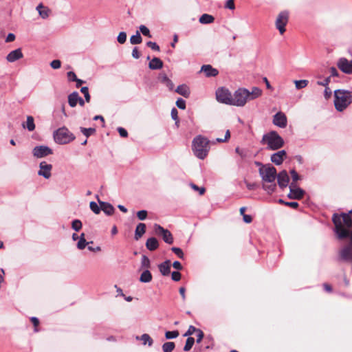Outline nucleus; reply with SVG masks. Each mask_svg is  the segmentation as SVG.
<instances>
[{"label":"nucleus","instance_id":"f257e3e1","mask_svg":"<svg viewBox=\"0 0 352 352\" xmlns=\"http://www.w3.org/2000/svg\"><path fill=\"white\" fill-rule=\"evenodd\" d=\"M332 221L335 226V233L338 239H344L350 238V243H352V219L347 213H342L340 215L334 214Z\"/></svg>","mask_w":352,"mask_h":352},{"label":"nucleus","instance_id":"f03ea898","mask_svg":"<svg viewBox=\"0 0 352 352\" xmlns=\"http://www.w3.org/2000/svg\"><path fill=\"white\" fill-rule=\"evenodd\" d=\"M192 147L195 155L200 160H204L210 150L209 140L201 135H198L194 138Z\"/></svg>","mask_w":352,"mask_h":352},{"label":"nucleus","instance_id":"7ed1b4c3","mask_svg":"<svg viewBox=\"0 0 352 352\" xmlns=\"http://www.w3.org/2000/svg\"><path fill=\"white\" fill-rule=\"evenodd\" d=\"M334 105L338 111L344 110L352 103V92L344 89H338L334 91Z\"/></svg>","mask_w":352,"mask_h":352},{"label":"nucleus","instance_id":"20e7f679","mask_svg":"<svg viewBox=\"0 0 352 352\" xmlns=\"http://www.w3.org/2000/svg\"><path fill=\"white\" fill-rule=\"evenodd\" d=\"M262 142L266 144L270 150H277L284 145L283 139L275 131L265 134L263 136Z\"/></svg>","mask_w":352,"mask_h":352},{"label":"nucleus","instance_id":"39448f33","mask_svg":"<svg viewBox=\"0 0 352 352\" xmlns=\"http://www.w3.org/2000/svg\"><path fill=\"white\" fill-rule=\"evenodd\" d=\"M75 138V135L65 126L59 128L54 132V141L59 144H68Z\"/></svg>","mask_w":352,"mask_h":352},{"label":"nucleus","instance_id":"423d86ee","mask_svg":"<svg viewBox=\"0 0 352 352\" xmlns=\"http://www.w3.org/2000/svg\"><path fill=\"white\" fill-rule=\"evenodd\" d=\"M249 90L240 88L235 91L232 95L231 105L243 107L248 100Z\"/></svg>","mask_w":352,"mask_h":352},{"label":"nucleus","instance_id":"0eeeda50","mask_svg":"<svg viewBox=\"0 0 352 352\" xmlns=\"http://www.w3.org/2000/svg\"><path fill=\"white\" fill-rule=\"evenodd\" d=\"M259 174L265 182H274L276 178V169L271 164H266L259 168Z\"/></svg>","mask_w":352,"mask_h":352},{"label":"nucleus","instance_id":"6e6552de","mask_svg":"<svg viewBox=\"0 0 352 352\" xmlns=\"http://www.w3.org/2000/svg\"><path fill=\"white\" fill-rule=\"evenodd\" d=\"M154 231L155 234L161 236L165 243L168 244L173 243V236L168 230L165 229L160 225L155 223L154 225Z\"/></svg>","mask_w":352,"mask_h":352},{"label":"nucleus","instance_id":"1a4fd4ad","mask_svg":"<svg viewBox=\"0 0 352 352\" xmlns=\"http://www.w3.org/2000/svg\"><path fill=\"white\" fill-rule=\"evenodd\" d=\"M216 97L219 102L231 105L232 95L228 89L224 87L219 88L216 91Z\"/></svg>","mask_w":352,"mask_h":352},{"label":"nucleus","instance_id":"9d476101","mask_svg":"<svg viewBox=\"0 0 352 352\" xmlns=\"http://www.w3.org/2000/svg\"><path fill=\"white\" fill-rule=\"evenodd\" d=\"M289 13L287 11H283L279 13L276 20V27L278 30L280 34H283L285 32V25L288 22Z\"/></svg>","mask_w":352,"mask_h":352},{"label":"nucleus","instance_id":"9b49d317","mask_svg":"<svg viewBox=\"0 0 352 352\" xmlns=\"http://www.w3.org/2000/svg\"><path fill=\"white\" fill-rule=\"evenodd\" d=\"M340 261L351 262L352 263V243H349L348 245L343 247L339 252Z\"/></svg>","mask_w":352,"mask_h":352},{"label":"nucleus","instance_id":"f8f14e48","mask_svg":"<svg viewBox=\"0 0 352 352\" xmlns=\"http://www.w3.org/2000/svg\"><path fill=\"white\" fill-rule=\"evenodd\" d=\"M289 193L287 197L294 199H300L303 197L305 191L300 188L297 187L296 184L291 183L289 185Z\"/></svg>","mask_w":352,"mask_h":352},{"label":"nucleus","instance_id":"ddd939ff","mask_svg":"<svg viewBox=\"0 0 352 352\" xmlns=\"http://www.w3.org/2000/svg\"><path fill=\"white\" fill-rule=\"evenodd\" d=\"M338 67L344 73L352 74V60L346 58H340L337 63Z\"/></svg>","mask_w":352,"mask_h":352},{"label":"nucleus","instance_id":"4468645a","mask_svg":"<svg viewBox=\"0 0 352 352\" xmlns=\"http://www.w3.org/2000/svg\"><path fill=\"white\" fill-rule=\"evenodd\" d=\"M32 153L34 157L41 158L52 154V150L47 146H37L33 148Z\"/></svg>","mask_w":352,"mask_h":352},{"label":"nucleus","instance_id":"2eb2a0df","mask_svg":"<svg viewBox=\"0 0 352 352\" xmlns=\"http://www.w3.org/2000/svg\"><path fill=\"white\" fill-rule=\"evenodd\" d=\"M272 122L274 125L284 129L287 125V119L284 113L279 111L273 116Z\"/></svg>","mask_w":352,"mask_h":352},{"label":"nucleus","instance_id":"dca6fc26","mask_svg":"<svg viewBox=\"0 0 352 352\" xmlns=\"http://www.w3.org/2000/svg\"><path fill=\"white\" fill-rule=\"evenodd\" d=\"M40 170L38 172V175L43 176L45 179H49L51 177V171L52 165L47 164L46 162H41L39 164Z\"/></svg>","mask_w":352,"mask_h":352},{"label":"nucleus","instance_id":"f3484780","mask_svg":"<svg viewBox=\"0 0 352 352\" xmlns=\"http://www.w3.org/2000/svg\"><path fill=\"white\" fill-rule=\"evenodd\" d=\"M278 186L281 188H286L289 182V177L286 170L280 171L278 175L276 174Z\"/></svg>","mask_w":352,"mask_h":352},{"label":"nucleus","instance_id":"a211bd4d","mask_svg":"<svg viewBox=\"0 0 352 352\" xmlns=\"http://www.w3.org/2000/svg\"><path fill=\"white\" fill-rule=\"evenodd\" d=\"M287 153L285 151H279L271 155V161L276 165H280L286 158Z\"/></svg>","mask_w":352,"mask_h":352},{"label":"nucleus","instance_id":"6ab92c4d","mask_svg":"<svg viewBox=\"0 0 352 352\" xmlns=\"http://www.w3.org/2000/svg\"><path fill=\"white\" fill-rule=\"evenodd\" d=\"M23 57L21 49L18 48L11 51L6 56V60L9 63H14Z\"/></svg>","mask_w":352,"mask_h":352},{"label":"nucleus","instance_id":"aec40b11","mask_svg":"<svg viewBox=\"0 0 352 352\" xmlns=\"http://www.w3.org/2000/svg\"><path fill=\"white\" fill-rule=\"evenodd\" d=\"M201 72H203L206 77H214L218 75L219 72L210 65H204L201 67Z\"/></svg>","mask_w":352,"mask_h":352},{"label":"nucleus","instance_id":"412c9836","mask_svg":"<svg viewBox=\"0 0 352 352\" xmlns=\"http://www.w3.org/2000/svg\"><path fill=\"white\" fill-rule=\"evenodd\" d=\"M36 10L38 11L40 16L44 19H47L51 13V10L43 6L41 3L37 6Z\"/></svg>","mask_w":352,"mask_h":352},{"label":"nucleus","instance_id":"4be33fe9","mask_svg":"<svg viewBox=\"0 0 352 352\" xmlns=\"http://www.w3.org/2000/svg\"><path fill=\"white\" fill-rule=\"evenodd\" d=\"M160 273L163 276H168L170 273V261L167 260L158 265Z\"/></svg>","mask_w":352,"mask_h":352},{"label":"nucleus","instance_id":"5701e85b","mask_svg":"<svg viewBox=\"0 0 352 352\" xmlns=\"http://www.w3.org/2000/svg\"><path fill=\"white\" fill-rule=\"evenodd\" d=\"M101 210L107 215H111L113 214L115 209L113 206L107 202L98 201Z\"/></svg>","mask_w":352,"mask_h":352},{"label":"nucleus","instance_id":"b1692460","mask_svg":"<svg viewBox=\"0 0 352 352\" xmlns=\"http://www.w3.org/2000/svg\"><path fill=\"white\" fill-rule=\"evenodd\" d=\"M146 247L150 251H154L159 247V242L155 237L148 238L146 242Z\"/></svg>","mask_w":352,"mask_h":352},{"label":"nucleus","instance_id":"393cba45","mask_svg":"<svg viewBox=\"0 0 352 352\" xmlns=\"http://www.w3.org/2000/svg\"><path fill=\"white\" fill-rule=\"evenodd\" d=\"M146 232V225L143 223L138 224L135 231V239L138 240L141 238Z\"/></svg>","mask_w":352,"mask_h":352},{"label":"nucleus","instance_id":"a878e982","mask_svg":"<svg viewBox=\"0 0 352 352\" xmlns=\"http://www.w3.org/2000/svg\"><path fill=\"white\" fill-rule=\"evenodd\" d=\"M175 91L185 98H188L190 94L189 87L186 85H179Z\"/></svg>","mask_w":352,"mask_h":352},{"label":"nucleus","instance_id":"bb28decb","mask_svg":"<svg viewBox=\"0 0 352 352\" xmlns=\"http://www.w3.org/2000/svg\"><path fill=\"white\" fill-rule=\"evenodd\" d=\"M151 69H160L163 67V62L157 57L153 58L148 64Z\"/></svg>","mask_w":352,"mask_h":352},{"label":"nucleus","instance_id":"cd10ccee","mask_svg":"<svg viewBox=\"0 0 352 352\" xmlns=\"http://www.w3.org/2000/svg\"><path fill=\"white\" fill-rule=\"evenodd\" d=\"M78 100L79 95L76 91H74L68 96V102L71 107H76Z\"/></svg>","mask_w":352,"mask_h":352},{"label":"nucleus","instance_id":"c85d7f7f","mask_svg":"<svg viewBox=\"0 0 352 352\" xmlns=\"http://www.w3.org/2000/svg\"><path fill=\"white\" fill-rule=\"evenodd\" d=\"M262 94V90L256 87H254L252 89V91H249V96H248V100H254L259 96H261Z\"/></svg>","mask_w":352,"mask_h":352},{"label":"nucleus","instance_id":"c756f323","mask_svg":"<svg viewBox=\"0 0 352 352\" xmlns=\"http://www.w3.org/2000/svg\"><path fill=\"white\" fill-rule=\"evenodd\" d=\"M152 280V274L149 270H144L140 275V281L142 283H149Z\"/></svg>","mask_w":352,"mask_h":352},{"label":"nucleus","instance_id":"7c9ffc66","mask_svg":"<svg viewBox=\"0 0 352 352\" xmlns=\"http://www.w3.org/2000/svg\"><path fill=\"white\" fill-rule=\"evenodd\" d=\"M23 128H27L29 131H33L35 129L34 118L31 116L27 117L26 125L23 124Z\"/></svg>","mask_w":352,"mask_h":352},{"label":"nucleus","instance_id":"2f4dec72","mask_svg":"<svg viewBox=\"0 0 352 352\" xmlns=\"http://www.w3.org/2000/svg\"><path fill=\"white\" fill-rule=\"evenodd\" d=\"M214 21V18L212 15L208 14H202L199 19V23L202 24H209L212 23Z\"/></svg>","mask_w":352,"mask_h":352},{"label":"nucleus","instance_id":"473e14b6","mask_svg":"<svg viewBox=\"0 0 352 352\" xmlns=\"http://www.w3.org/2000/svg\"><path fill=\"white\" fill-rule=\"evenodd\" d=\"M140 339L142 341V343L144 345L147 344L149 346H151L153 343V339L147 333H144L142 335Z\"/></svg>","mask_w":352,"mask_h":352},{"label":"nucleus","instance_id":"72a5a7b5","mask_svg":"<svg viewBox=\"0 0 352 352\" xmlns=\"http://www.w3.org/2000/svg\"><path fill=\"white\" fill-rule=\"evenodd\" d=\"M175 347V344L173 342H167L163 344L162 350L163 352H172Z\"/></svg>","mask_w":352,"mask_h":352},{"label":"nucleus","instance_id":"f704fd0d","mask_svg":"<svg viewBox=\"0 0 352 352\" xmlns=\"http://www.w3.org/2000/svg\"><path fill=\"white\" fill-rule=\"evenodd\" d=\"M142 41V36L138 31L136 32V34L135 35H133L130 38V42L133 45L135 44H140Z\"/></svg>","mask_w":352,"mask_h":352},{"label":"nucleus","instance_id":"c9c22d12","mask_svg":"<svg viewBox=\"0 0 352 352\" xmlns=\"http://www.w3.org/2000/svg\"><path fill=\"white\" fill-rule=\"evenodd\" d=\"M195 343V339L192 337H188L186 340V344L184 347V351H190Z\"/></svg>","mask_w":352,"mask_h":352},{"label":"nucleus","instance_id":"e433bc0d","mask_svg":"<svg viewBox=\"0 0 352 352\" xmlns=\"http://www.w3.org/2000/svg\"><path fill=\"white\" fill-rule=\"evenodd\" d=\"M162 82L164 83L170 90H173L174 84L166 75L162 77Z\"/></svg>","mask_w":352,"mask_h":352},{"label":"nucleus","instance_id":"4c0bfd02","mask_svg":"<svg viewBox=\"0 0 352 352\" xmlns=\"http://www.w3.org/2000/svg\"><path fill=\"white\" fill-rule=\"evenodd\" d=\"M309 81L307 80H295L294 83L297 89L305 88L307 86Z\"/></svg>","mask_w":352,"mask_h":352},{"label":"nucleus","instance_id":"58836bf2","mask_svg":"<svg viewBox=\"0 0 352 352\" xmlns=\"http://www.w3.org/2000/svg\"><path fill=\"white\" fill-rule=\"evenodd\" d=\"M80 130L82 132V133L84 135H85L87 138L89 137L91 134H93L96 131L95 129H94V128L80 127Z\"/></svg>","mask_w":352,"mask_h":352},{"label":"nucleus","instance_id":"ea45409f","mask_svg":"<svg viewBox=\"0 0 352 352\" xmlns=\"http://www.w3.org/2000/svg\"><path fill=\"white\" fill-rule=\"evenodd\" d=\"M82 222L78 219H75L72 223V228L75 231L78 232L82 228Z\"/></svg>","mask_w":352,"mask_h":352},{"label":"nucleus","instance_id":"a19ab883","mask_svg":"<svg viewBox=\"0 0 352 352\" xmlns=\"http://www.w3.org/2000/svg\"><path fill=\"white\" fill-rule=\"evenodd\" d=\"M91 210L96 214H99L101 210V206H99L96 202L91 201L89 204Z\"/></svg>","mask_w":352,"mask_h":352},{"label":"nucleus","instance_id":"79ce46f5","mask_svg":"<svg viewBox=\"0 0 352 352\" xmlns=\"http://www.w3.org/2000/svg\"><path fill=\"white\" fill-rule=\"evenodd\" d=\"M141 266L144 268H149L151 266V262L149 258L143 255L141 260Z\"/></svg>","mask_w":352,"mask_h":352},{"label":"nucleus","instance_id":"37998d69","mask_svg":"<svg viewBox=\"0 0 352 352\" xmlns=\"http://www.w3.org/2000/svg\"><path fill=\"white\" fill-rule=\"evenodd\" d=\"M179 333L178 331H166L165 337L166 339H174L179 336Z\"/></svg>","mask_w":352,"mask_h":352},{"label":"nucleus","instance_id":"c03bdc74","mask_svg":"<svg viewBox=\"0 0 352 352\" xmlns=\"http://www.w3.org/2000/svg\"><path fill=\"white\" fill-rule=\"evenodd\" d=\"M140 30L141 32V33L144 35V36H146L148 38H151V34L150 33V30H148V28H146L145 25H141L140 26Z\"/></svg>","mask_w":352,"mask_h":352},{"label":"nucleus","instance_id":"a18cd8bd","mask_svg":"<svg viewBox=\"0 0 352 352\" xmlns=\"http://www.w3.org/2000/svg\"><path fill=\"white\" fill-rule=\"evenodd\" d=\"M80 91H81L82 94H83L86 102H89L90 101L91 97H90V95H89V93L88 87H82L80 89Z\"/></svg>","mask_w":352,"mask_h":352},{"label":"nucleus","instance_id":"49530a36","mask_svg":"<svg viewBox=\"0 0 352 352\" xmlns=\"http://www.w3.org/2000/svg\"><path fill=\"white\" fill-rule=\"evenodd\" d=\"M118 42L120 44H123L126 41V34L124 32H121L119 33L118 38Z\"/></svg>","mask_w":352,"mask_h":352},{"label":"nucleus","instance_id":"de8ad7c7","mask_svg":"<svg viewBox=\"0 0 352 352\" xmlns=\"http://www.w3.org/2000/svg\"><path fill=\"white\" fill-rule=\"evenodd\" d=\"M89 243H93V241L91 242H87L86 240L79 239L78 242L77 243V248L79 250H83L87 245Z\"/></svg>","mask_w":352,"mask_h":352},{"label":"nucleus","instance_id":"09e8293b","mask_svg":"<svg viewBox=\"0 0 352 352\" xmlns=\"http://www.w3.org/2000/svg\"><path fill=\"white\" fill-rule=\"evenodd\" d=\"M171 118L175 120V124L178 126V124H179V118H178V111L177 110V109H175V107L172 109L171 110Z\"/></svg>","mask_w":352,"mask_h":352},{"label":"nucleus","instance_id":"8fccbe9b","mask_svg":"<svg viewBox=\"0 0 352 352\" xmlns=\"http://www.w3.org/2000/svg\"><path fill=\"white\" fill-rule=\"evenodd\" d=\"M171 250L180 258H184V252L182 250L179 248L173 247Z\"/></svg>","mask_w":352,"mask_h":352},{"label":"nucleus","instance_id":"3c124183","mask_svg":"<svg viewBox=\"0 0 352 352\" xmlns=\"http://www.w3.org/2000/svg\"><path fill=\"white\" fill-rule=\"evenodd\" d=\"M290 174L292 179V183L296 184L300 179V176L294 169L291 170Z\"/></svg>","mask_w":352,"mask_h":352},{"label":"nucleus","instance_id":"603ef678","mask_svg":"<svg viewBox=\"0 0 352 352\" xmlns=\"http://www.w3.org/2000/svg\"><path fill=\"white\" fill-rule=\"evenodd\" d=\"M137 217L141 221L146 219L147 217V211L144 210L138 211L137 212Z\"/></svg>","mask_w":352,"mask_h":352},{"label":"nucleus","instance_id":"864d4df0","mask_svg":"<svg viewBox=\"0 0 352 352\" xmlns=\"http://www.w3.org/2000/svg\"><path fill=\"white\" fill-rule=\"evenodd\" d=\"M197 331V329L196 327H195L194 326L192 325H190L189 327H188V329L187 330V331L184 334V336H189L192 335L194 333H196V331Z\"/></svg>","mask_w":352,"mask_h":352},{"label":"nucleus","instance_id":"5fc2aeb1","mask_svg":"<svg viewBox=\"0 0 352 352\" xmlns=\"http://www.w3.org/2000/svg\"><path fill=\"white\" fill-rule=\"evenodd\" d=\"M176 105L179 109H186V102L182 98H179L176 101Z\"/></svg>","mask_w":352,"mask_h":352},{"label":"nucleus","instance_id":"6e6d98bb","mask_svg":"<svg viewBox=\"0 0 352 352\" xmlns=\"http://www.w3.org/2000/svg\"><path fill=\"white\" fill-rule=\"evenodd\" d=\"M146 45L148 47H151L153 50L160 51L159 45L156 43H155V42L148 41L146 43Z\"/></svg>","mask_w":352,"mask_h":352},{"label":"nucleus","instance_id":"4d7b16f0","mask_svg":"<svg viewBox=\"0 0 352 352\" xmlns=\"http://www.w3.org/2000/svg\"><path fill=\"white\" fill-rule=\"evenodd\" d=\"M230 138V133L229 130H227L225 134V138L223 139L222 138H217L216 142H224L228 141Z\"/></svg>","mask_w":352,"mask_h":352},{"label":"nucleus","instance_id":"13d9d810","mask_svg":"<svg viewBox=\"0 0 352 352\" xmlns=\"http://www.w3.org/2000/svg\"><path fill=\"white\" fill-rule=\"evenodd\" d=\"M50 66L54 69H59L61 66V63L59 60H54L51 62Z\"/></svg>","mask_w":352,"mask_h":352},{"label":"nucleus","instance_id":"bf43d9fd","mask_svg":"<svg viewBox=\"0 0 352 352\" xmlns=\"http://www.w3.org/2000/svg\"><path fill=\"white\" fill-rule=\"evenodd\" d=\"M196 333H197V342L200 343L204 336V332L201 329H197V331H196Z\"/></svg>","mask_w":352,"mask_h":352},{"label":"nucleus","instance_id":"052dcab7","mask_svg":"<svg viewBox=\"0 0 352 352\" xmlns=\"http://www.w3.org/2000/svg\"><path fill=\"white\" fill-rule=\"evenodd\" d=\"M171 278L174 281H179L181 279V274L179 272H173Z\"/></svg>","mask_w":352,"mask_h":352},{"label":"nucleus","instance_id":"680f3d73","mask_svg":"<svg viewBox=\"0 0 352 352\" xmlns=\"http://www.w3.org/2000/svg\"><path fill=\"white\" fill-rule=\"evenodd\" d=\"M67 78L69 81H75L77 80V77L76 74L74 72H67Z\"/></svg>","mask_w":352,"mask_h":352},{"label":"nucleus","instance_id":"e2e57ef3","mask_svg":"<svg viewBox=\"0 0 352 352\" xmlns=\"http://www.w3.org/2000/svg\"><path fill=\"white\" fill-rule=\"evenodd\" d=\"M225 7L230 10H234L235 8L234 0H228Z\"/></svg>","mask_w":352,"mask_h":352},{"label":"nucleus","instance_id":"0e129e2a","mask_svg":"<svg viewBox=\"0 0 352 352\" xmlns=\"http://www.w3.org/2000/svg\"><path fill=\"white\" fill-rule=\"evenodd\" d=\"M191 187L195 189V190H198L200 195H203L206 190L204 187H199L197 185L192 184Z\"/></svg>","mask_w":352,"mask_h":352},{"label":"nucleus","instance_id":"69168bd1","mask_svg":"<svg viewBox=\"0 0 352 352\" xmlns=\"http://www.w3.org/2000/svg\"><path fill=\"white\" fill-rule=\"evenodd\" d=\"M330 78L331 77H327L323 81H318L317 83L319 85L324 86V87H328V85L330 82Z\"/></svg>","mask_w":352,"mask_h":352},{"label":"nucleus","instance_id":"338daca9","mask_svg":"<svg viewBox=\"0 0 352 352\" xmlns=\"http://www.w3.org/2000/svg\"><path fill=\"white\" fill-rule=\"evenodd\" d=\"M284 204L285 206H289L292 208H297L298 207V204L296 201H291V202H284Z\"/></svg>","mask_w":352,"mask_h":352},{"label":"nucleus","instance_id":"774afa93","mask_svg":"<svg viewBox=\"0 0 352 352\" xmlns=\"http://www.w3.org/2000/svg\"><path fill=\"white\" fill-rule=\"evenodd\" d=\"M119 134L121 137L126 138L128 135L127 131L122 127H119L118 129Z\"/></svg>","mask_w":352,"mask_h":352}]
</instances>
